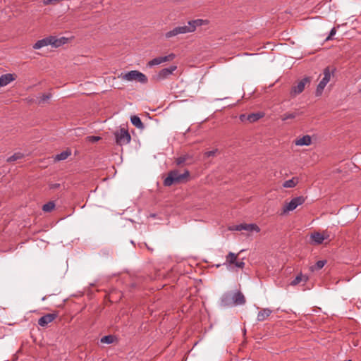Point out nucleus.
<instances>
[{
    "label": "nucleus",
    "mask_w": 361,
    "mask_h": 361,
    "mask_svg": "<svg viewBox=\"0 0 361 361\" xmlns=\"http://www.w3.org/2000/svg\"><path fill=\"white\" fill-rule=\"evenodd\" d=\"M208 20L197 19L188 22L187 25H179L165 33V37L167 39L177 36L180 34H186L194 32L197 27L203 25H207Z\"/></svg>",
    "instance_id": "obj_1"
},
{
    "label": "nucleus",
    "mask_w": 361,
    "mask_h": 361,
    "mask_svg": "<svg viewBox=\"0 0 361 361\" xmlns=\"http://www.w3.org/2000/svg\"><path fill=\"white\" fill-rule=\"evenodd\" d=\"M190 176V172L185 170L180 173L178 170H173L169 172L167 177L164 180L165 186H171L173 184H178L186 182Z\"/></svg>",
    "instance_id": "obj_2"
},
{
    "label": "nucleus",
    "mask_w": 361,
    "mask_h": 361,
    "mask_svg": "<svg viewBox=\"0 0 361 361\" xmlns=\"http://www.w3.org/2000/svg\"><path fill=\"white\" fill-rule=\"evenodd\" d=\"M66 41L67 39L65 37L57 38L55 36H49L37 41V42L33 44L32 47L34 49H39L42 47L51 45L53 47L57 48L64 44Z\"/></svg>",
    "instance_id": "obj_3"
},
{
    "label": "nucleus",
    "mask_w": 361,
    "mask_h": 361,
    "mask_svg": "<svg viewBox=\"0 0 361 361\" xmlns=\"http://www.w3.org/2000/svg\"><path fill=\"white\" fill-rule=\"evenodd\" d=\"M123 80L137 81L142 84H146L148 81L147 76L138 71H130L126 73H122L119 76Z\"/></svg>",
    "instance_id": "obj_4"
},
{
    "label": "nucleus",
    "mask_w": 361,
    "mask_h": 361,
    "mask_svg": "<svg viewBox=\"0 0 361 361\" xmlns=\"http://www.w3.org/2000/svg\"><path fill=\"white\" fill-rule=\"evenodd\" d=\"M334 73L333 71H331L329 67H326L324 68L323 71V78L322 80L319 82V83L317 85V90H316V95L320 96L325 87L328 84V82L330 81L332 74Z\"/></svg>",
    "instance_id": "obj_5"
},
{
    "label": "nucleus",
    "mask_w": 361,
    "mask_h": 361,
    "mask_svg": "<svg viewBox=\"0 0 361 361\" xmlns=\"http://www.w3.org/2000/svg\"><path fill=\"white\" fill-rule=\"evenodd\" d=\"M230 299L233 300V303L234 305H240L245 304V298L243 294L240 291L235 292L232 296L230 294L224 295L222 299V302L225 305H228V301Z\"/></svg>",
    "instance_id": "obj_6"
},
{
    "label": "nucleus",
    "mask_w": 361,
    "mask_h": 361,
    "mask_svg": "<svg viewBox=\"0 0 361 361\" xmlns=\"http://www.w3.org/2000/svg\"><path fill=\"white\" fill-rule=\"evenodd\" d=\"M305 199L302 196L293 198L289 202H286L282 209V214H285L290 211H293L298 206L302 204Z\"/></svg>",
    "instance_id": "obj_7"
},
{
    "label": "nucleus",
    "mask_w": 361,
    "mask_h": 361,
    "mask_svg": "<svg viewBox=\"0 0 361 361\" xmlns=\"http://www.w3.org/2000/svg\"><path fill=\"white\" fill-rule=\"evenodd\" d=\"M116 143L119 145L128 144L130 142L131 137L128 131L125 128H121L115 133Z\"/></svg>",
    "instance_id": "obj_8"
},
{
    "label": "nucleus",
    "mask_w": 361,
    "mask_h": 361,
    "mask_svg": "<svg viewBox=\"0 0 361 361\" xmlns=\"http://www.w3.org/2000/svg\"><path fill=\"white\" fill-rule=\"evenodd\" d=\"M177 69L176 66H171L169 68L161 69L159 73L154 75L152 79L157 82H159L168 78Z\"/></svg>",
    "instance_id": "obj_9"
},
{
    "label": "nucleus",
    "mask_w": 361,
    "mask_h": 361,
    "mask_svg": "<svg viewBox=\"0 0 361 361\" xmlns=\"http://www.w3.org/2000/svg\"><path fill=\"white\" fill-rule=\"evenodd\" d=\"M310 82V79L308 77H305L300 80L295 85H293L290 90V96L295 97L296 95L302 93L305 90L307 84Z\"/></svg>",
    "instance_id": "obj_10"
},
{
    "label": "nucleus",
    "mask_w": 361,
    "mask_h": 361,
    "mask_svg": "<svg viewBox=\"0 0 361 361\" xmlns=\"http://www.w3.org/2000/svg\"><path fill=\"white\" fill-rule=\"evenodd\" d=\"M176 57L174 54H170L165 56H160L153 59L147 63V66L152 67L154 66L159 65L162 63L171 61Z\"/></svg>",
    "instance_id": "obj_11"
},
{
    "label": "nucleus",
    "mask_w": 361,
    "mask_h": 361,
    "mask_svg": "<svg viewBox=\"0 0 361 361\" xmlns=\"http://www.w3.org/2000/svg\"><path fill=\"white\" fill-rule=\"evenodd\" d=\"M330 237L329 233L327 231H324L322 233L314 232L311 234L310 238L312 241L317 244L320 245L324 240L329 239Z\"/></svg>",
    "instance_id": "obj_12"
},
{
    "label": "nucleus",
    "mask_w": 361,
    "mask_h": 361,
    "mask_svg": "<svg viewBox=\"0 0 361 361\" xmlns=\"http://www.w3.org/2000/svg\"><path fill=\"white\" fill-rule=\"evenodd\" d=\"M235 229L236 231L245 230V231H247L249 232L255 231L257 233L260 231L259 227L255 224H241L237 225L235 226Z\"/></svg>",
    "instance_id": "obj_13"
},
{
    "label": "nucleus",
    "mask_w": 361,
    "mask_h": 361,
    "mask_svg": "<svg viewBox=\"0 0 361 361\" xmlns=\"http://www.w3.org/2000/svg\"><path fill=\"white\" fill-rule=\"evenodd\" d=\"M56 317L57 314L55 313L47 314L39 319L38 324L44 327L52 322Z\"/></svg>",
    "instance_id": "obj_14"
},
{
    "label": "nucleus",
    "mask_w": 361,
    "mask_h": 361,
    "mask_svg": "<svg viewBox=\"0 0 361 361\" xmlns=\"http://www.w3.org/2000/svg\"><path fill=\"white\" fill-rule=\"evenodd\" d=\"M294 143L296 146H309L312 143V137L308 135H303L295 140Z\"/></svg>",
    "instance_id": "obj_15"
},
{
    "label": "nucleus",
    "mask_w": 361,
    "mask_h": 361,
    "mask_svg": "<svg viewBox=\"0 0 361 361\" xmlns=\"http://www.w3.org/2000/svg\"><path fill=\"white\" fill-rule=\"evenodd\" d=\"M16 78V75L12 73H6L0 76V85L4 87L11 82L14 81Z\"/></svg>",
    "instance_id": "obj_16"
},
{
    "label": "nucleus",
    "mask_w": 361,
    "mask_h": 361,
    "mask_svg": "<svg viewBox=\"0 0 361 361\" xmlns=\"http://www.w3.org/2000/svg\"><path fill=\"white\" fill-rule=\"evenodd\" d=\"M271 312H272V311L269 308L262 309L258 312L257 319L259 322L264 321L266 319H267L270 316Z\"/></svg>",
    "instance_id": "obj_17"
},
{
    "label": "nucleus",
    "mask_w": 361,
    "mask_h": 361,
    "mask_svg": "<svg viewBox=\"0 0 361 361\" xmlns=\"http://www.w3.org/2000/svg\"><path fill=\"white\" fill-rule=\"evenodd\" d=\"M238 256V254L230 252L226 257V262L224 264L228 266L233 265L237 260Z\"/></svg>",
    "instance_id": "obj_18"
},
{
    "label": "nucleus",
    "mask_w": 361,
    "mask_h": 361,
    "mask_svg": "<svg viewBox=\"0 0 361 361\" xmlns=\"http://www.w3.org/2000/svg\"><path fill=\"white\" fill-rule=\"evenodd\" d=\"M299 183V179L298 177H293L291 179L286 180L283 183V187L286 188H292L295 187Z\"/></svg>",
    "instance_id": "obj_19"
},
{
    "label": "nucleus",
    "mask_w": 361,
    "mask_h": 361,
    "mask_svg": "<svg viewBox=\"0 0 361 361\" xmlns=\"http://www.w3.org/2000/svg\"><path fill=\"white\" fill-rule=\"evenodd\" d=\"M130 121L133 126L139 129H143L144 125L140 118L137 116H133L130 118Z\"/></svg>",
    "instance_id": "obj_20"
},
{
    "label": "nucleus",
    "mask_w": 361,
    "mask_h": 361,
    "mask_svg": "<svg viewBox=\"0 0 361 361\" xmlns=\"http://www.w3.org/2000/svg\"><path fill=\"white\" fill-rule=\"evenodd\" d=\"M264 116V114L262 113H255V114H250L247 115V121H248L250 123L255 122L258 121L259 118H262Z\"/></svg>",
    "instance_id": "obj_21"
},
{
    "label": "nucleus",
    "mask_w": 361,
    "mask_h": 361,
    "mask_svg": "<svg viewBox=\"0 0 361 361\" xmlns=\"http://www.w3.org/2000/svg\"><path fill=\"white\" fill-rule=\"evenodd\" d=\"M71 154V152L70 150H66L63 151L55 157V160L56 161H62L66 159Z\"/></svg>",
    "instance_id": "obj_22"
},
{
    "label": "nucleus",
    "mask_w": 361,
    "mask_h": 361,
    "mask_svg": "<svg viewBox=\"0 0 361 361\" xmlns=\"http://www.w3.org/2000/svg\"><path fill=\"white\" fill-rule=\"evenodd\" d=\"M308 280V277L302 274L298 275L294 280L292 281L291 285L295 286L300 283L301 281L306 282Z\"/></svg>",
    "instance_id": "obj_23"
},
{
    "label": "nucleus",
    "mask_w": 361,
    "mask_h": 361,
    "mask_svg": "<svg viewBox=\"0 0 361 361\" xmlns=\"http://www.w3.org/2000/svg\"><path fill=\"white\" fill-rule=\"evenodd\" d=\"M23 157H24V154L18 152L14 153L12 156L9 157L6 161H7V162H13V161H16L18 159H21Z\"/></svg>",
    "instance_id": "obj_24"
},
{
    "label": "nucleus",
    "mask_w": 361,
    "mask_h": 361,
    "mask_svg": "<svg viewBox=\"0 0 361 361\" xmlns=\"http://www.w3.org/2000/svg\"><path fill=\"white\" fill-rule=\"evenodd\" d=\"M326 260H319L317 261L315 265L312 266L310 267V270L312 271H314L315 270H319L324 267V266L326 264Z\"/></svg>",
    "instance_id": "obj_25"
},
{
    "label": "nucleus",
    "mask_w": 361,
    "mask_h": 361,
    "mask_svg": "<svg viewBox=\"0 0 361 361\" xmlns=\"http://www.w3.org/2000/svg\"><path fill=\"white\" fill-rule=\"evenodd\" d=\"M55 207V204L54 202L51 201L46 204H44L42 207V210L45 212H51Z\"/></svg>",
    "instance_id": "obj_26"
},
{
    "label": "nucleus",
    "mask_w": 361,
    "mask_h": 361,
    "mask_svg": "<svg viewBox=\"0 0 361 361\" xmlns=\"http://www.w3.org/2000/svg\"><path fill=\"white\" fill-rule=\"evenodd\" d=\"M51 97V93H47V94H42L40 97V99H39V100L38 102L39 104H44V102L48 101Z\"/></svg>",
    "instance_id": "obj_27"
},
{
    "label": "nucleus",
    "mask_w": 361,
    "mask_h": 361,
    "mask_svg": "<svg viewBox=\"0 0 361 361\" xmlns=\"http://www.w3.org/2000/svg\"><path fill=\"white\" fill-rule=\"evenodd\" d=\"M297 114L295 113H287L283 114L281 116L282 121H286L288 119H293L296 117Z\"/></svg>",
    "instance_id": "obj_28"
},
{
    "label": "nucleus",
    "mask_w": 361,
    "mask_h": 361,
    "mask_svg": "<svg viewBox=\"0 0 361 361\" xmlns=\"http://www.w3.org/2000/svg\"><path fill=\"white\" fill-rule=\"evenodd\" d=\"M101 342L104 343H112L114 342V337L112 336H105L101 338Z\"/></svg>",
    "instance_id": "obj_29"
},
{
    "label": "nucleus",
    "mask_w": 361,
    "mask_h": 361,
    "mask_svg": "<svg viewBox=\"0 0 361 361\" xmlns=\"http://www.w3.org/2000/svg\"><path fill=\"white\" fill-rule=\"evenodd\" d=\"M217 152V149L205 152L204 156L205 157H214Z\"/></svg>",
    "instance_id": "obj_30"
},
{
    "label": "nucleus",
    "mask_w": 361,
    "mask_h": 361,
    "mask_svg": "<svg viewBox=\"0 0 361 361\" xmlns=\"http://www.w3.org/2000/svg\"><path fill=\"white\" fill-rule=\"evenodd\" d=\"M185 161H186V157L183 156V157H180L177 158L176 160V162L177 165H181L183 163H185Z\"/></svg>",
    "instance_id": "obj_31"
},
{
    "label": "nucleus",
    "mask_w": 361,
    "mask_h": 361,
    "mask_svg": "<svg viewBox=\"0 0 361 361\" xmlns=\"http://www.w3.org/2000/svg\"><path fill=\"white\" fill-rule=\"evenodd\" d=\"M336 29L335 27H333L331 30L330 33H329V36L326 37V41L330 40L332 38V37L336 35Z\"/></svg>",
    "instance_id": "obj_32"
},
{
    "label": "nucleus",
    "mask_w": 361,
    "mask_h": 361,
    "mask_svg": "<svg viewBox=\"0 0 361 361\" xmlns=\"http://www.w3.org/2000/svg\"><path fill=\"white\" fill-rule=\"evenodd\" d=\"M235 267L243 269L245 266V263L243 261H237L233 264Z\"/></svg>",
    "instance_id": "obj_33"
},
{
    "label": "nucleus",
    "mask_w": 361,
    "mask_h": 361,
    "mask_svg": "<svg viewBox=\"0 0 361 361\" xmlns=\"http://www.w3.org/2000/svg\"><path fill=\"white\" fill-rule=\"evenodd\" d=\"M87 140H88V141H90L91 142H95L99 140L100 137H97V136H89V137H87Z\"/></svg>",
    "instance_id": "obj_34"
},
{
    "label": "nucleus",
    "mask_w": 361,
    "mask_h": 361,
    "mask_svg": "<svg viewBox=\"0 0 361 361\" xmlns=\"http://www.w3.org/2000/svg\"><path fill=\"white\" fill-rule=\"evenodd\" d=\"M60 187V184L59 183H54V184H51L50 185V188L51 189H56Z\"/></svg>",
    "instance_id": "obj_35"
},
{
    "label": "nucleus",
    "mask_w": 361,
    "mask_h": 361,
    "mask_svg": "<svg viewBox=\"0 0 361 361\" xmlns=\"http://www.w3.org/2000/svg\"><path fill=\"white\" fill-rule=\"evenodd\" d=\"M247 115L242 114L240 116V119L241 121L244 122V121H247Z\"/></svg>",
    "instance_id": "obj_36"
},
{
    "label": "nucleus",
    "mask_w": 361,
    "mask_h": 361,
    "mask_svg": "<svg viewBox=\"0 0 361 361\" xmlns=\"http://www.w3.org/2000/svg\"><path fill=\"white\" fill-rule=\"evenodd\" d=\"M2 87L1 85H0V87Z\"/></svg>",
    "instance_id": "obj_37"
},
{
    "label": "nucleus",
    "mask_w": 361,
    "mask_h": 361,
    "mask_svg": "<svg viewBox=\"0 0 361 361\" xmlns=\"http://www.w3.org/2000/svg\"><path fill=\"white\" fill-rule=\"evenodd\" d=\"M348 361H351V360H348Z\"/></svg>",
    "instance_id": "obj_38"
}]
</instances>
